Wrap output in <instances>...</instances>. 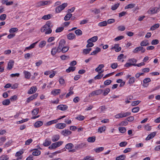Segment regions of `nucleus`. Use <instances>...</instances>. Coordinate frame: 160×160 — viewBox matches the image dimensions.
Masks as SVG:
<instances>
[{
	"instance_id": "obj_1",
	"label": "nucleus",
	"mask_w": 160,
	"mask_h": 160,
	"mask_svg": "<svg viewBox=\"0 0 160 160\" xmlns=\"http://www.w3.org/2000/svg\"><path fill=\"white\" fill-rule=\"evenodd\" d=\"M53 26V24L51 21H48L41 28V31L42 32H44L47 30L45 32V34H50L52 32L51 28Z\"/></svg>"
},
{
	"instance_id": "obj_2",
	"label": "nucleus",
	"mask_w": 160,
	"mask_h": 160,
	"mask_svg": "<svg viewBox=\"0 0 160 160\" xmlns=\"http://www.w3.org/2000/svg\"><path fill=\"white\" fill-rule=\"evenodd\" d=\"M68 4L66 3H63L61 5H59L56 8L55 11L56 12L59 13L67 6Z\"/></svg>"
},
{
	"instance_id": "obj_3",
	"label": "nucleus",
	"mask_w": 160,
	"mask_h": 160,
	"mask_svg": "<svg viewBox=\"0 0 160 160\" xmlns=\"http://www.w3.org/2000/svg\"><path fill=\"white\" fill-rule=\"evenodd\" d=\"M52 2L50 1H41L37 3V5L38 7L43 6L49 4L51 3Z\"/></svg>"
},
{
	"instance_id": "obj_4",
	"label": "nucleus",
	"mask_w": 160,
	"mask_h": 160,
	"mask_svg": "<svg viewBox=\"0 0 160 160\" xmlns=\"http://www.w3.org/2000/svg\"><path fill=\"white\" fill-rule=\"evenodd\" d=\"M141 51L142 53L144 52L145 51V49L143 47L140 46L136 48L133 51L134 53H137L138 52Z\"/></svg>"
},
{
	"instance_id": "obj_5",
	"label": "nucleus",
	"mask_w": 160,
	"mask_h": 160,
	"mask_svg": "<svg viewBox=\"0 0 160 160\" xmlns=\"http://www.w3.org/2000/svg\"><path fill=\"white\" fill-rule=\"evenodd\" d=\"M103 92V90L102 89H99L95 90L92 92L91 93L90 95L91 96L94 95H98L102 93Z\"/></svg>"
},
{
	"instance_id": "obj_6",
	"label": "nucleus",
	"mask_w": 160,
	"mask_h": 160,
	"mask_svg": "<svg viewBox=\"0 0 160 160\" xmlns=\"http://www.w3.org/2000/svg\"><path fill=\"white\" fill-rule=\"evenodd\" d=\"M66 126V124L64 123H58L55 125L56 128L59 129H62Z\"/></svg>"
},
{
	"instance_id": "obj_7",
	"label": "nucleus",
	"mask_w": 160,
	"mask_h": 160,
	"mask_svg": "<svg viewBox=\"0 0 160 160\" xmlns=\"http://www.w3.org/2000/svg\"><path fill=\"white\" fill-rule=\"evenodd\" d=\"M63 143V141H59L52 143V145L53 148V149H54L59 147L60 145H62Z\"/></svg>"
},
{
	"instance_id": "obj_8",
	"label": "nucleus",
	"mask_w": 160,
	"mask_h": 160,
	"mask_svg": "<svg viewBox=\"0 0 160 160\" xmlns=\"http://www.w3.org/2000/svg\"><path fill=\"white\" fill-rule=\"evenodd\" d=\"M65 42H66L64 39H62L60 41L59 45L58 47L59 50H60L63 47H64V45Z\"/></svg>"
},
{
	"instance_id": "obj_9",
	"label": "nucleus",
	"mask_w": 160,
	"mask_h": 160,
	"mask_svg": "<svg viewBox=\"0 0 160 160\" xmlns=\"http://www.w3.org/2000/svg\"><path fill=\"white\" fill-rule=\"evenodd\" d=\"M38 93H35L33 95L31 96L28 98L27 99V102H29L30 101L32 100L33 99L36 98L38 96Z\"/></svg>"
},
{
	"instance_id": "obj_10",
	"label": "nucleus",
	"mask_w": 160,
	"mask_h": 160,
	"mask_svg": "<svg viewBox=\"0 0 160 160\" xmlns=\"http://www.w3.org/2000/svg\"><path fill=\"white\" fill-rule=\"evenodd\" d=\"M119 44H116L114 45L113 47L111 49H115V51L116 52H118L121 50V48L119 47Z\"/></svg>"
},
{
	"instance_id": "obj_11",
	"label": "nucleus",
	"mask_w": 160,
	"mask_h": 160,
	"mask_svg": "<svg viewBox=\"0 0 160 160\" xmlns=\"http://www.w3.org/2000/svg\"><path fill=\"white\" fill-rule=\"evenodd\" d=\"M37 88L36 86L32 87L28 91V94H32L36 92L37 90Z\"/></svg>"
},
{
	"instance_id": "obj_12",
	"label": "nucleus",
	"mask_w": 160,
	"mask_h": 160,
	"mask_svg": "<svg viewBox=\"0 0 160 160\" xmlns=\"http://www.w3.org/2000/svg\"><path fill=\"white\" fill-rule=\"evenodd\" d=\"M68 106L66 105H60L57 107V108L62 111H65L68 108Z\"/></svg>"
},
{
	"instance_id": "obj_13",
	"label": "nucleus",
	"mask_w": 160,
	"mask_h": 160,
	"mask_svg": "<svg viewBox=\"0 0 160 160\" xmlns=\"http://www.w3.org/2000/svg\"><path fill=\"white\" fill-rule=\"evenodd\" d=\"M72 133V132L68 130H63L61 132L62 134L64 136H67L70 135Z\"/></svg>"
},
{
	"instance_id": "obj_14",
	"label": "nucleus",
	"mask_w": 160,
	"mask_h": 160,
	"mask_svg": "<svg viewBox=\"0 0 160 160\" xmlns=\"http://www.w3.org/2000/svg\"><path fill=\"white\" fill-rule=\"evenodd\" d=\"M131 113L130 112H126L123 113H119V117L118 118H120L126 117L128 116L131 115Z\"/></svg>"
},
{
	"instance_id": "obj_15",
	"label": "nucleus",
	"mask_w": 160,
	"mask_h": 160,
	"mask_svg": "<svg viewBox=\"0 0 160 160\" xmlns=\"http://www.w3.org/2000/svg\"><path fill=\"white\" fill-rule=\"evenodd\" d=\"M156 132H153L151 133L150 134L148 135V137L146 138V140H149L150 139L153 138L156 135Z\"/></svg>"
},
{
	"instance_id": "obj_16",
	"label": "nucleus",
	"mask_w": 160,
	"mask_h": 160,
	"mask_svg": "<svg viewBox=\"0 0 160 160\" xmlns=\"http://www.w3.org/2000/svg\"><path fill=\"white\" fill-rule=\"evenodd\" d=\"M60 51L58 48H57L56 47L53 48L52 49L51 54L52 55L54 56L55 55L57 52H59V51Z\"/></svg>"
},
{
	"instance_id": "obj_17",
	"label": "nucleus",
	"mask_w": 160,
	"mask_h": 160,
	"mask_svg": "<svg viewBox=\"0 0 160 160\" xmlns=\"http://www.w3.org/2000/svg\"><path fill=\"white\" fill-rule=\"evenodd\" d=\"M14 61L13 60H11L8 63V66L7 69L9 70H11L13 66Z\"/></svg>"
},
{
	"instance_id": "obj_18",
	"label": "nucleus",
	"mask_w": 160,
	"mask_h": 160,
	"mask_svg": "<svg viewBox=\"0 0 160 160\" xmlns=\"http://www.w3.org/2000/svg\"><path fill=\"white\" fill-rule=\"evenodd\" d=\"M43 125V122L41 121H38L34 124V126L35 128H38Z\"/></svg>"
},
{
	"instance_id": "obj_19",
	"label": "nucleus",
	"mask_w": 160,
	"mask_h": 160,
	"mask_svg": "<svg viewBox=\"0 0 160 160\" xmlns=\"http://www.w3.org/2000/svg\"><path fill=\"white\" fill-rule=\"evenodd\" d=\"M23 73L24 74L25 78L27 79H29L30 78L31 76V74L28 71H24L23 72Z\"/></svg>"
},
{
	"instance_id": "obj_20",
	"label": "nucleus",
	"mask_w": 160,
	"mask_h": 160,
	"mask_svg": "<svg viewBox=\"0 0 160 160\" xmlns=\"http://www.w3.org/2000/svg\"><path fill=\"white\" fill-rule=\"evenodd\" d=\"M60 138V136L58 135H56L53 136L52 138V140L53 142L58 141Z\"/></svg>"
},
{
	"instance_id": "obj_21",
	"label": "nucleus",
	"mask_w": 160,
	"mask_h": 160,
	"mask_svg": "<svg viewBox=\"0 0 160 160\" xmlns=\"http://www.w3.org/2000/svg\"><path fill=\"white\" fill-rule=\"evenodd\" d=\"M86 145V144L85 143H82L76 145L75 147V148L76 149L78 148H81L83 147H85Z\"/></svg>"
},
{
	"instance_id": "obj_22",
	"label": "nucleus",
	"mask_w": 160,
	"mask_h": 160,
	"mask_svg": "<svg viewBox=\"0 0 160 160\" xmlns=\"http://www.w3.org/2000/svg\"><path fill=\"white\" fill-rule=\"evenodd\" d=\"M58 122V120L55 119L47 122L45 124L46 126H49L53 124L56 123Z\"/></svg>"
},
{
	"instance_id": "obj_23",
	"label": "nucleus",
	"mask_w": 160,
	"mask_h": 160,
	"mask_svg": "<svg viewBox=\"0 0 160 160\" xmlns=\"http://www.w3.org/2000/svg\"><path fill=\"white\" fill-rule=\"evenodd\" d=\"M51 143V141L47 138L45 140V142L43 143V145L45 147H47L50 145Z\"/></svg>"
},
{
	"instance_id": "obj_24",
	"label": "nucleus",
	"mask_w": 160,
	"mask_h": 160,
	"mask_svg": "<svg viewBox=\"0 0 160 160\" xmlns=\"http://www.w3.org/2000/svg\"><path fill=\"white\" fill-rule=\"evenodd\" d=\"M41 154V151L38 149H35V151L32 152V155L37 156H38Z\"/></svg>"
},
{
	"instance_id": "obj_25",
	"label": "nucleus",
	"mask_w": 160,
	"mask_h": 160,
	"mask_svg": "<svg viewBox=\"0 0 160 160\" xmlns=\"http://www.w3.org/2000/svg\"><path fill=\"white\" fill-rule=\"evenodd\" d=\"M75 35L74 33H70L67 35V38L69 40H72L75 38Z\"/></svg>"
},
{
	"instance_id": "obj_26",
	"label": "nucleus",
	"mask_w": 160,
	"mask_h": 160,
	"mask_svg": "<svg viewBox=\"0 0 160 160\" xmlns=\"http://www.w3.org/2000/svg\"><path fill=\"white\" fill-rule=\"evenodd\" d=\"M2 102L3 105L7 106L10 104V99H7L3 101Z\"/></svg>"
},
{
	"instance_id": "obj_27",
	"label": "nucleus",
	"mask_w": 160,
	"mask_h": 160,
	"mask_svg": "<svg viewBox=\"0 0 160 160\" xmlns=\"http://www.w3.org/2000/svg\"><path fill=\"white\" fill-rule=\"evenodd\" d=\"M95 140L96 137L95 136L89 137L87 139L88 142H93L95 141Z\"/></svg>"
},
{
	"instance_id": "obj_28",
	"label": "nucleus",
	"mask_w": 160,
	"mask_h": 160,
	"mask_svg": "<svg viewBox=\"0 0 160 160\" xmlns=\"http://www.w3.org/2000/svg\"><path fill=\"white\" fill-rule=\"evenodd\" d=\"M101 51V49L98 47L96 48V50L93 51L90 54V55H95L98 53L100 52Z\"/></svg>"
},
{
	"instance_id": "obj_29",
	"label": "nucleus",
	"mask_w": 160,
	"mask_h": 160,
	"mask_svg": "<svg viewBox=\"0 0 160 160\" xmlns=\"http://www.w3.org/2000/svg\"><path fill=\"white\" fill-rule=\"evenodd\" d=\"M72 16V14L70 13L67 14L64 18V20L66 21L69 20Z\"/></svg>"
},
{
	"instance_id": "obj_30",
	"label": "nucleus",
	"mask_w": 160,
	"mask_h": 160,
	"mask_svg": "<svg viewBox=\"0 0 160 160\" xmlns=\"http://www.w3.org/2000/svg\"><path fill=\"white\" fill-rule=\"evenodd\" d=\"M52 16V15L51 14H48L43 16L42 18V19L44 20H47L51 18Z\"/></svg>"
},
{
	"instance_id": "obj_31",
	"label": "nucleus",
	"mask_w": 160,
	"mask_h": 160,
	"mask_svg": "<svg viewBox=\"0 0 160 160\" xmlns=\"http://www.w3.org/2000/svg\"><path fill=\"white\" fill-rule=\"evenodd\" d=\"M74 147L72 143H68L65 146V148L68 150L71 149Z\"/></svg>"
},
{
	"instance_id": "obj_32",
	"label": "nucleus",
	"mask_w": 160,
	"mask_h": 160,
	"mask_svg": "<svg viewBox=\"0 0 160 160\" xmlns=\"http://www.w3.org/2000/svg\"><path fill=\"white\" fill-rule=\"evenodd\" d=\"M136 6V4L134 3H131L129 4L127 6H126L125 8V9H129V8H134Z\"/></svg>"
},
{
	"instance_id": "obj_33",
	"label": "nucleus",
	"mask_w": 160,
	"mask_h": 160,
	"mask_svg": "<svg viewBox=\"0 0 160 160\" xmlns=\"http://www.w3.org/2000/svg\"><path fill=\"white\" fill-rule=\"evenodd\" d=\"M76 67H70L69 68L66 70V72L69 73L71 71L73 72L75 70Z\"/></svg>"
},
{
	"instance_id": "obj_34",
	"label": "nucleus",
	"mask_w": 160,
	"mask_h": 160,
	"mask_svg": "<svg viewBox=\"0 0 160 160\" xmlns=\"http://www.w3.org/2000/svg\"><path fill=\"white\" fill-rule=\"evenodd\" d=\"M106 127L105 126H103L99 128L98 129V132L100 133H102V131H105L106 130Z\"/></svg>"
},
{
	"instance_id": "obj_35",
	"label": "nucleus",
	"mask_w": 160,
	"mask_h": 160,
	"mask_svg": "<svg viewBox=\"0 0 160 160\" xmlns=\"http://www.w3.org/2000/svg\"><path fill=\"white\" fill-rule=\"evenodd\" d=\"M158 9V8H152V9H150L149 11V12L151 14H153L156 13L157 12V10Z\"/></svg>"
},
{
	"instance_id": "obj_36",
	"label": "nucleus",
	"mask_w": 160,
	"mask_h": 160,
	"mask_svg": "<svg viewBox=\"0 0 160 160\" xmlns=\"http://www.w3.org/2000/svg\"><path fill=\"white\" fill-rule=\"evenodd\" d=\"M104 67V65L103 64L99 65L98 67L95 69L96 72H98L100 71L102 68Z\"/></svg>"
},
{
	"instance_id": "obj_37",
	"label": "nucleus",
	"mask_w": 160,
	"mask_h": 160,
	"mask_svg": "<svg viewBox=\"0 0 160 160\" xmlns=\"http://www.w3.org/2000/svg\"><path fill=\"white\" fill-rule=\"evenodd\" d=\"M69 48L67 46H65L64 47H63L62 48V49L60 51H59V52H60L61 51L63 53L66 52L68 51Z\"/></svg>"
},
{
	"instance_id": "obj_38",
	"label": "nucleus",
	"mask_w": 160,
	"mask_h": 160,
	"mask_svg": "<svg viewBox=\"0 0 160 160\" xmlns=\"http://www.w3.org/2000/svg\"><path fill=\"white\" fill-rule=\"evenodd\" d=\"M60 91V89H55L52 91L51 93L52 94L56 95H57L59 93Z\"/></svg>"
},
{
	"instance_id": "obj_39",
	"label": "nucleus",
	"mask_w": 160,
	"mask_h": 160,
	"mask_svg": "<svg viewBox=\"0 0 160 160\" xmlns=\"http://www.w3.org/2000/svg\"><path fill=\"white\" fill-rule=\"evenodd\" d=\"M159 26V24H156L154 25H152L151 26V27L150 28V30H154L158 28Z\"/></svg>"
},
{
	"instance_id": "obj_40",
	"label": "nucleus",
	"mask_w": 160,
	"mask_h": 160,
	"mask_svg": "<svg viewBox=\"0 0 160 160\" xmlns=\"http://www.w3.org/2000/svg\"><path fill=\"white\" fill-rule=\"evenodd\" d=\"M126 158V156L124 155H121L117 157L116 158V160H123Z\"/></svg>"
},
{
	"instance_id": "obj_41",
	"label": "nucleus",
	"mask_w": 160,
	"mask_h": 160,
	"mask_svg": "<svg viewBox=\"0 0 160 160\" xmlns=\"http://www.w3.org/2000/svg\"><path fill=\"white\" fill-rule=\"evenodd\" d=\"M107 24V22L106 21H104L103 22H99L98 25L100 27H103L106 26Z\"/></svg>"
},
{
	"instance_id": "obj_42",
	"label": "nucleus",
	"mask_w": 160,
	"mask_h": 160,
	"mask_svg": "<svg viewBox=\"0 0 160 160\" xmlns=\"http://www.w3.org/2000/svg\"><path fill=\"white\" fill-rule=\"evenodd\" d=\"M8 156L6 155H3L0 158V160H8Z\"/></svg>"
},
{
	"instance_id": "obj_43",
	"label": "nucleus",
	"mask_w": 160,
	"mask_h": 160,
	"mask_svg": "<svg viewBox=\"0 0 160 160\" xmlns=\"http://www.w3.org/2000/svg\"><path fill=\"white\" fill-rule=\"evenodd\" d=\"M98 39L97 36H95L89 39L88 41H92V42H94L96 41Z\"/></svg>"
},
{
	"instance_id": "obj_44",
	"label": "nucleus",
	"mask_w": 160,
	"mask_h": 160,
	"mask_svg": "<svg viewBox=\"0 0 160 160\" xmlns=\"http://www.w3.org/2000/svg\"><path fill=\"white\" fill-rule=\"evenodd\" d=\"M104 149V148L103 147H100L95 149L94 150L96 152L98 153L102 151Z\"/></svg>"
},
{
	"instance_id": "obj_45",
	"label": "nucleus",
	"mask_w": 160,
	"mask_h": 160,
	"mask_svg": "<svg viewBox=\"0 0 160 160\" xmlns=\"http://www.w3.org/2000/svg\"><path fill=\"white\" fill-rule=\"evenodd\" d=\"M75 33L77 35L80 36L82 34V32L80 29H78L75 31Z\"/></svg>"
},
{
	"instance_id": "obj_46",
	"label": "nucleus",
	"mask_w": 160,
	"mask_h": 160,
	"mask_svg": "<svg viewBox=\"0 0 160 160\" xmlns=\"http://www.w3.org/2000/svg\"><path fill=\"white\" fill-rule=\"evenodd\" d=\"M149 43L147 41H143L141 42L140 45L141 46H146L149 45Z\"/></svg>"
},
{
	"instance_id": "obj_47",
	"label": "nucleus",
	"mask_w": 160,
	"mask_h": 160,
	"mask_svg": "<svg viewBox=\"0 0 160 160\" xmlns=\"http://www.w3.org/2000/svg\"><path fill=\"white\" fill-rule=\"evenodd\" d=\"M39 109L36 108L33 110L32 111V115H37L38 113Z\"/></svg>"
},
{
	"instance_id": "obj_48",
	"label": "nucleus",
	"mask_w": 160,
	"mask_h": 160,
	"mask_svg": "<svg viewBox=\"0 0 160 160\" xmlns=\"http://www.w3.org/2000/svg\"><path fill=\"white\" fill-rule=\"evenodd\" d=\"M118 129L119 131L122 133H124L126 131L125 127H119Z\"/></svg>"
},
{
	"instance_id": "obj_49",
	"label": "nucleus",
	"mask_w": 160,
	"mask_h": 160,
	"mask_svg": "<svg viewBox=\"0 0 160 160\" xmlns=\"http://www.w3.org/2000/svg\"><path fill=\"white\" fill-rule=\"evenodd\" d=\"M18 30V29L17 28H11L9 30V32L10 33H13L15 32Z\"/></svg>"
},
{
	"instance_id": "obj_50",
	"label": "nucleus",
	"mask_w": 160,
	"mask_h": 160,
	"mask_svg": "<svg viewBox=\"0 0 160 160\" xmlns=\"http://www.w3.org/2000/svg\"><path fill=\"white\" fill-rule=\"evenodd\" d=\"M46 43V42L45 41H42L40 42V44H39V47L40 48H42L45 45Z\"/></svg>"
},
{
	"instance_id": "obj_51",
	"label": "nucleus",
	"mask_w": 160,
	"mask_h": 160,
	"mask_svg": "<svg viewBox=\"0 0 160 160\" xmlns=\"http://www.w3.org/2000/svg\"><path fill=\"white\" fill-rule=\"evenodd\" d=\"M112 81L111 80L108 79L105 81L104 82V84L105 85L108 86L110 85L112 82Z\"/></svg>"
},
{
	"instance_id": "obj_52",
	"label": "nucleus",
	"mask_w": 160,
	"mask_h": 160,
	"mask_svg": "<svg viewBox=\"0 0 160 160\" xmlns=\"http://www.w3.org/2000/svg\"><path fill=\"white\" fill-rule=\"evenodd\" d=\"M92 12H94L95 14H98L100 12V11L99 9L95 8L94 10H91Z\"/></svg>"
},
{
	"instance_id": "obj_53",
	"label": "nucleus",
	"mask_w": 160,
	"mask_h": 160,
	"mask_svg": "<svg viewBox=\"0 0 160 160\" xmlns=\"http://www.w3.org/2000/svg\"><path fill=\"white\" fill-rule=\"evenodd\" d=\"M64 29L63 27H60L58 28L56 30L55 32L56 33L62 31Z\"/></svg>"
},
{
	"instance_id": "obj_54",
	"label": "nucleus",
	"mask_w": 160,
	"mask_h": 160,
	"mask_svg": "<svg viewBox=\"0 0 160 160\" xmlns=\"http://www.w3.org/2000/svg\"><path fill=\"white\" fill-rule=\"evenodd\" d=\"M119 3L116 4L112 6L111 9L113 10H114L117 8L119 6Z\"/></svg>"
},
{
	"instance_id": "obj_55",
	"label": "nucleus",
	"mask_w": 160,
	"mask_h": 160,
	"mask_svg": "<svg viewBox=\"0 0 160 160\" xmlns=\"http://www.w3.org/2000/svg\"><path fill=\"white\" fill-rule=\"evenodd\" d=\"M90 41H88V40L87 41V42L88 43L86 45L87 48L91 47L93 46L94 44L91 42Z\"/></svg>"
},
{
	"instance_id": "obj_56",
	"label": "nucleus",
	"mask_w": 160,
	"mask_h": 160,
	"mask_svg": "<svg viewBox=\"0 0 160 160\" xmlns=\"http://www.w3.org/2000/svg\"><path fill=\"white\" fill-rule=\"evenodd\" d=\"M135 81V78L134 77H132L129 78V84H132Z\"/></svg>"
},
{
	"instance_id": "obj_57",
	"label": "nucleus",
	"mask_w": 160,
	"mask_h": 160,
	"mask_svg": "<svg viewBox=\"0 0 160 160\" xmlns=\"http://www.w3.org/2000/svg\"><path fill=\"white\" fill-rule=\"evenodd\" d=\"M139 110V107H136L133 108L132 109V111L134 113H136L138 112Z\"/></svg>"
},
{
	"instance_id": "obj_58",
	"label": "nucleus",
	"mask_w": 160,
	"mask_h": 160,
	"mask_svg": "<svg viewBox=\"0 0 160 160\" xmlns=\"http://www.w3.org/2000/svg\"><path fill=\"white\" fill-rule=\"evenodd\" d=\"M140 102V101L139 100L134 101L132 103L131 105L132 106H135L139 104Z\"/></svg>"
},
{
	"instance_id": "obj_59",
	"label": "nucleus",
	"mask_w": 160,
	"mask_h": 160,
	"mask_svg": "<svg viewBox=\"0 0 160 160\" xmlns=\"http://www.w3.org/2000/svg\"><path fill=\"white\" fill-rule=\"evenodd\" d=\"M75 118L79 120H82L85 118V117L84 116L82 115H79L78 117H76Z\"/></svg>"
},
{
	"instance_id": "obj_60",
	"label": "nucleus",
	"mask_w": 160,
	"mask_h": 160,
	"mask_svg": "<svg viewBox=\"0 0 160 160\" xmlns=\"http://www.w3.org/2000/svg\"><path fill=\"white\" fill-rule=\"evenodd\" d=\"M119 30L122 31L125 29V27L124 26H119L118 28Z\"/></svg>"
},
{
	"instance_id": "obj_61",
	"label": "nucleus",
	"mask_w": 160,
	"mask_h": 160,
	"mask_svg": "<svg viewBox=\"0 0 160 160\" xmlns=\"http://www.w3.org/2000/svg\"><path fill=\"white\" fill-rule=\"evenodd\" d=\"M151 79L149 78H146L143 80V83L144 84L147 83L148 82H150L151 81Z\"/></svg>"
},
{
	"instance_id": "obj_62",
	"label": "nucleus",
	"mask_w": 160,
	"mask_h": 160,
	"mask_svg": "<svg viewBox=\"0 0 160 160\" xmlns=\"http://www.w3.org/2000/svg\"><path fill=\"white\" fill-rule=\"evenodd\" d=\"M110 91V89L109 88H106L103 93V95L104 96H106L108 93Z\"/></svg>"
},
{
	"instance_id": "obj_63",
	"label": "nucleus",
	"mask_w": 160,
	"mask_h": 160,
	"mask_svg": "<svg viewBox=\"0 0 160 160\" xmlns=\"http://www.w3.org/2000/svg\"><path fill=\"white\" fill-rule=\"evenodd\" d=\"M6 15L5 14H2L0 16V19L2 21H3L6 19Z\"/></svg>"
},
{
	"instance_id": "obj_64",
	"label": "nucleus",
	"mask_w": 160,
	"mask_h": 160,
	"mask_svg": "<svg viewBox=\"0 0 160 160\" xmlns=\"http://www.w3.org/2000/svg\"><path fill=\"white\" fill-rule=\"evenodd\" d=\"M127 144L126 142H122L119 143V146L121 147L125 146Z\"/></svg>"
}]
</instances>
